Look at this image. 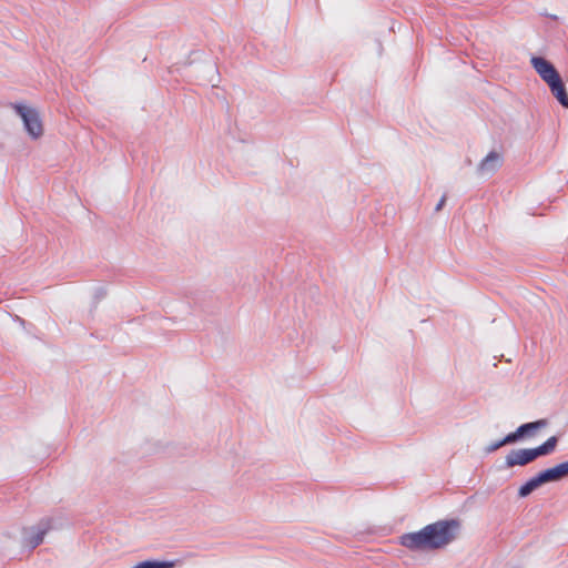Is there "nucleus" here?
<instances>
[{
  "mask_svg": "<svg viewBox=\"0 0 568 568\" xmlns=\"http://www.w3.org/2000/svg\"><path fill=\"white\" fill-rule=\"evenodd\" d=\"M50 519H42L39 523L23 529L22 540L27 546L36 547L43 540L44 535L50 530Z\"/></svg>",
  "mask_w": 568,
  "mask_h": 568,
  "instance_id": "nucleus-4",
  "label": "nucleus"
},
{
  "mask_svg": "<svg viewBox=\"0 0 568 568\" xmlns=\"http://www.w3.org/2000/svg\"><path fill=\"white\" fill-rule=\"evenodd\" d=\"M548 87L551 91V93L556 97L558 102L565 106L568 108V94L566 92L565 85L560 78L557 80L548 83Z\"/></svg>",
  "mask_w": 568,
  "mask_h": 568,
  "instance_id": "nucleus-9",
  "label": "nucleus"
},
{
  "mask_svg": "<svg viewBox=\"0 0 568 568\" xmlns=\"http://www.w3.org/2000/svg\"><path fill=\"white\" fill-rule=\"evenodd\" d=\"M531 65L532 68L535 69V71L537 72V74L542 79V81H545L547 84L557 80L558 78H560L559 73L557 72V70L555 69V67L552 65V63H550L548 60H546L545 58H541V57H532L531 60Z\"/></svg>",
  "mask_w": 568,
  "mask_h": 568,
  "instance_id": "nucleus-5",
  "label": "nucleus"
},
{
  "mask_svg": "<svg viewBox=\"0 0 568 568\" xmlns=\"http://www.w3.org/2000/svg\"><path fill=\"white\" fill-rule=\"evenodd\" d=\"M503 163V154L498 151H490L478 164L477 171L480 176H491Z\"/></svg>",
  "mask_w": 568,
  "mask_h": 568,
  "instance_id": "nucleus-6",
  "label": "nucleus"
},
{
  "mask_svg": "<svg viewBox=\"0 0 568 568\" xmlns=\"http://www.w3.org/2000/svg\"><path fill=\"white\" fill-rule=\"evenodd\" d=\"M541 484L559 481L568 476V460L538 474Z\"/></svg>",
  "mask_w": 568,
  "mask_h": 568,
  "instance_id": "nucleus-7",
  "label": "nucleus"
},
{
  "mask_svg": "<svg viewBox=\"0 0 568 568\" xmlns=\"http://www.w3.org/2000/svg\"><path fill=\"white\" fill-rule=\"evenodd\" d=\"M13 110L20 118L27 135L31 140H39L44 135L42 114L37 106L27 103H17Z\"/></svg>",
  "mask_w": 568,
  "mask_h": 568,
  "instance_id": "nucleus-3",
  "label": "nucleus"
},
{
  "mask_svg": "<svg viewBox=\"0 0 568 568\" xmlns=\"http://www.w3.org/2000/svg\"><path fill=\"white\" fill-rule=\"evenodd\" d=\"M546 420H537V422H532V423H527V424H524L523 426H528V428H526V430L521 434V437L525 436V435H529L531 434L532 432L539 429V428H542L546 426Z\"/></svg>",
  "mask_w": 568,
  "mask_h": 568,
  "instance_id": "nucleus-11",
  "label": "nucleus"
},
{
  "mask_svg": "<svg viewBox=\"0 0 568 568\" xmlns=\"http://www.w3.org/2000/svg\"><path fill=\"white\" fill-rule=\"evenodd\" d=\"M539 480H540V478L538 475L530 478L527 483H525L523 486H520V488L518 490V495L523 498L530 495L534 490H536L537 488H539L542 485L541 481H539Z\"/></svg>",
  "mask_w": 568,
  "mask_h": 568,
  "instance_id": "nucleus-10",
  "label": "nucleus"
},
{
  "mask_svg": "<svg viewBox=\"0 0 568 568\" xmlns=\"http://www.w3.org/2000/svg\"><path fill=\"white\" fill-rule=\"evenodd\" d=\"M526 428H528V426H519L516 432L508 434L505 438L485 446L484 452L486 454H491L505 445L516 443L521 437V434Z\"/></svg>",
  "mask_w": 568,
  "mask_h": 568,
  "instance_id": "nucleus-8",
  "label": "nucleus"
},
{
  "mask_svg": "<svg viewBox=\"0 0 568 568\" xmlns=\"http://www.w3.org/2000/svg\"><path fill=\"white\" fill-rule=\"evenodd\" d=\"M558 438L549 437L544 444L535 448H520L509 452L505 458L507 467L525 466L539 457L552 454L556 450Z\"/></svg>",
  "mask_w": 568,
  "mask_h": 568,
  "instance_id": "nucleus-2",
  "label": "nucleus"
},
{
  "mask_svg": "<svg viewBox=\"0 0 568 568\" xmlns=\"http://www.w3.org/2000/svg\"><path fill=\"white\" fill-rule=\"evenodd\" d=\"M458 531L459 524L456 520H440L418 531L403 535L400 544L410 550L437 549L452 542Z\"/></svg>",
  "mask_w": 568,
  "mask_h": 568,
  "instance_id": "nucleus-1",
  "label": "nucleus"
}]
</instances>
